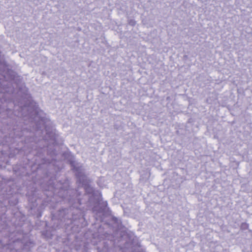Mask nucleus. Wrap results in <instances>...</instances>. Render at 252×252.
<instances>
[{"instance_id":"obj_5","label":"nucleus","mask_w":252,"mask_h":252,"mask_svg":"<svg viewBox=\"0 0 252 252\" xmlns=\"http://www.w3.org/2000/svg\"><path fill=\"white\" fill-rule=\"evenodd\" d=\"M83 185H84V189L86 193L83 195V198H80L79 197L77 198L78 203L79 205L85 203L86 202H91L90 195L92 194L94 190L93 188L88 184H86L85 182H84V184Z\"/></svg>"},{"instance_id":"obj_4","label":"nucleus","mask_w":252,"mask_h":252,"mask_svg":"<svg viewBox=\"0 0 252 252\" xmlns=\"http://www.w3.org/2000/svg\"><path fill=\"white\" fill-rule=\"evenodd\" d=\"M100 205L94 206L92 210L94 213L95 214L96 219L100 221H102L103 220V216L104 213L106 212L107 207V203L106 201L102 202L100 203V202H98Z\"/></svg>"},{"instance_id":"obj_14","label":"nucleus","mask_w":252,"mask_h":252,"mask_svg":"<svg viewBox=\"0 0 252 252\" xmlns=\"http://www.w3.org/2000/svg\"><path fill=\"white\" fill-rule=\"evenodd\" d=\"M34 160H35V164H38V165L40 164L39 163H38V162H37V159H36V158H35Z\"/></svg>"},{"instance_id":"obj_10","label":"nucleus","mask_w":252,"mask_h":252,"mask_svg":"<svg viewBox=\"0 0 252 252\" xmlns=\"http://www.w3.org/2000/svg\"><path fill=\"white\" fill-rule=\"evenodd\" d=\"M111 220L112 222H113L115 224H116V226L119 227L120 224H121L120 220L115 217H112L111 219Z\"/></svg>"},{"instance_id":"obj_12","label":"nucleus","mask_w":252,"mask_h":252,"mask_svg":"<svg viewBox=\"0 0 252 252\" xmlns=\"http://www.w3.org/2000/svg\"><path fill=\"white\" fill-rule=\"evenodd\" d=\"M42 151H43V149H40L39 150V152H38L37 154H39V156H38L39 157V158H41L43 159L44 161L43 162V163H44V162H46V161L45 160V159L42 157H43V156L42 155Z\"/></svg>"},{"instance_id":"obj_6","label":"nucleus","mask_w":252,"mask_h":252,"mask_svg":"<svg viewBox=\"0 0 252 252\" xmlns=\"http://www.w3.org/2000/svg\"><path fill=\"white\" fill-rule=\"evenodd\" d=\"M70 164L72 167V169L75 172V175L78 180L80 183L84 184V182L86 180V177L85 176L81 167L76 166L75 165V162L73 161H70Z\"/></svg>"},{"instance_id":"obj_2","label":"nucleus","mask_w":252,"mask_h":252,"mask_svg":"<svg viewBox=\"0 0 252 252\" xmlns=\"http://www.w3.org/2000/svg\"><path fill=\"white\" fill-rule=\"evenodd\" d=\"M81 216V213L78 206H73L68 208L59 210L57 214V217L58 220L65 222L66 220H70L71 222Z\"/></svg>"},{"instance_id":"obj_9","label":"nucleus","mask_w":252,"mask_h":252,"mask_svg":"<svg viewBox=\"0 0 252 252\" xmlns=\"http://www.w3.org/2000/svg\"><path fill=\"white\" fill-rule=\"evenodd\" d=\"M92 195L94 197L97 202L99 203V202L102 200L101 193L98 190H95L94 189Z\"/></svg>"},{"instance_id":"obj_3","label":"nucleus","mask_w":252,"mask_h":252,"mask_svg":"<svg viewBox=\"0 0 252 252\" xmlns=\"http://www.w3.org/2000/svg\"><path fill=\"white\" fill-rule=\"evenodd\" d=\"M122 252H145V251L140 245L138 238L131 236L126 242L122 249Z\"/></svg>"},{"instance_id":"obj_13","label":"nucleus","mask_w":252,"mask_h":252,"mask_svg":"<svg viewBox=\"0 0 252 252\" xmlns=\"http://www.w3.org/2000/svg\"><path fill=\"white\" fill-rule=\"evenodd\" d=\"M36 153H38V152H36L35 154L33 153V155H34V158H32V159L34 158H37V157H39V156H39V154H36Z\"/></svg>"},{"instance_id":"obj_1","label":"nucleus","mask_w":252,"mask_h":252,"mask_svg":"<svg viewBox=\"0 0 252 252\" xmlns=\"http://www.w3.org/2000/svg\"><path fill=\"white\" fill-rule=\"evenodd\" d=\"M32 124H35V128L37 134H42L43 130L46 128V125L49 120L46 117L45 114L38 107L37 103L32 100Z\"/></svg>"},{"instance_id":"obj_7","label":"nucleus","mask_w":252,"mask_h":252,"mask_svg":"<svg viewBox=\"0 0 252 252\" xmlns=\"http://www.w3.org/2000/svg\"><path fill=\"white\" fill-rule=\"evenodd\" d=\"M64 191L66 193V194H69V195H70V194H73L72 196L76 195V197H78V196L80 195L77 190L70 189L68 190H64ZM62 197L68 200V202L73 205L74 200L73 197L69 196V197H68L67 195L66 196H63Z\"/></svg>"},{"instance_id":"obj_8","label":"nucleus","mask_w":252,"mask_h":252,"mask_svg":"<svg viewBox=\"0 0 252 252\" xmlns=\"http://www.w3.org/2000/svg\"><path fill=\"white\" fill-rule=\"evenodd\" d=\"M46 135L44 136L45 140H50L51 141V143H54L56 141L57 135L55 132L53 131H48L46 129Z\"/></svg>"},{"instance_id":"obj_11","label":"nucleus","mask_w":252,"mask_h":252,"mask_svg":"<svg viewBox=\"0 0 252 252\" xmlns=\"http://www.w3.org/2000/svg\"><path fill=\"white\" fill-rule=\"evenodd\" d=\"M128 23L131 26H134L136 25V21L134 19L129 20Z\"/></svg>"}]
</instances>
